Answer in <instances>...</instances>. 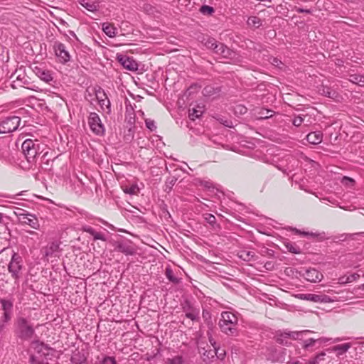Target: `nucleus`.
Listing matches in <instances>:
<instances>
[{"label":"nucleus","instance_id":"nucleus-64","mask_svg":"<svg viewBox=\"0 0 364 364\" xmlns=\"http://www.w3.org/2000/svg\"><path fill=\"white\" fill-rule=\"evenodd\" d=\"M3 220V215L0 213V223H2Z\"/></svg>","mask_w":364,"mask_h":364},{"label":"nucleus","instance_id":"nucleus-8","mask_svg":"<svg viewBox=\"0 0 364 364\" xmlns=\"http://www.w3.org/2000/svg\"><path fill=\"white\" fill-rule=\"evenodd\" d=\"M182 309L186 318L193 321H197L199 320L200 309L191 305L189 301H186L183 304Z\"/></svg>","mask_w":364,"mask_h":364},{"label":"nucleus","instance_id":"nucleus-23","mask_svg":"<svg viewBox=\"0 0 364 364\" xmlns=\"http://www.w3.org/2000/svg\"><path fill=\"white\" fill-rule=\"evenodd\" d=\"M203 218L206 223L211 225L214 230L220 229V225L217 223L216 218L213 215L210 213H205L203 215Z\"/></svg>","mask_w":364,"mask_h":364},{"label":"nucleus","instance_id":"nucleus-38","mask_svg":"<svg viewBox=\"0 0 364 364\" xmlns=\"http://www.w3.org/2000/svg\"><path fill=\"white\" fill-rule=\"evenodd\" d=\"M202 316L208 325L211 323V314L208 310H203Z\"/></svg>","mask_w":364,"mask_h":364},{"label":"nucleus","instance_id":"nucleus-4","mask_svg":"<svg viewBox=\"0 0 364 364\" xmlns=\"http://www.w3.org/2000/svg\"><path fill=\"white\" fill-rule=\"evenodd\" d=\"M21 118L17 116L7 117L0 124V133L6 134L16 131L20 125Z\"/></svg>","mask_w":364,"mask_h":364},{"label":"nucleus","instance_id":"nucleus-28","mask_svg":"<svg viewBox=\"0 0 364 364\" xmlns=\"http://www.w3.org/2000/svg\"><path fill=\"white\" fill-rule=\"evenodd\" d=\"M356 182L355 181L348 176H343V187L349 189H355Z\"/></svg>","mask_w":364,"mask_h":364},{"label":"nucleus","instance_id":"nucleus-53","mask_svg":"<svg viewBox=\"0 0 364 364\" xmlns=\"http://www.w3.org/2000/svg\"><path fill=\"white\" fill-rule=\"evenodd\" d=\"M294 231H295V232L298 233V234H301V235H311V236H314L315 235L312 232H301L300 230H297L296 228H294L293 229Z\"/></svg>","mask_w":364,"mask_h":364},{"label":"nucleus","instance_id":"nucleus-47","mask_svg":"<svg viewBox=\"0 0 364 364\" xmlns=\"http://www.w3.org/2000/svg\"><path fill=\"white\" fill-rule=\"evenodd\" d=\"M12 313H6L4 312V314L1 317L2 323L5 324L11 320Z\"/></svg>","mask_w":364,"mask_h":364},{"label":"nucleus","instance_id":"nucleus-31","mask_svg":"<svg viewBox=\"0 0 364 364\" xmlns=\"http://www.w3.org/2000/svg\"><path fill=\"white\" fill-rule=\"evenodd\" d=\"M165 274L168 279L172 283L178 284L180 282V279L174 275L173 272L170 267L166 269Z\"/></svg>","mask_w":364,"mask_h":364},{"label":"nucleus","instance_id":"nucleus-48","mask_svg":"<svg viewBox=\"0 0 364 364\" xmlns=\"http://www.w3.org/2000/svg\"><path fill=\"white\" fill-rule=\"evenodd\" d=\"M304 120V118L301 116L296 117L293 120V124L296 127H299L302 124Z\"/></svg>","mask_w":364,"mask_h":364},{"label":"nucleus","instance_id":"nucleus-35","mask_svg":"<svg viewBox=\"0 0 364 364\" xmlns=\"http://www.w3.org/2000/svg\"><path fill=\"white\" fill-rule=\"evenodd\" d=\"M287 250L291 253L299 254L301 252L299 247L295 246L292 243L287 242L285 244Z\"/></svg>","mask_w":364,"mask_h":364},{"label":"nucleus","instance_id":"nucleus-32","mask_svg":"<svg viewBox=\"0 0 364 364\" xmlns=\"http://www.w3.org/2000/svg\"><path fill=\"white\" fill-rule=\"evenodd\" d=\"M220 43H218L214 38H209L206 40V41L205 43V46L208 48H210V49L213 50V51L215 52L218 48V45H220Z\"/></svg>","mask_w":364,"mask_h":364},{"label":"nucleus","instance_id":"nucleus-46","mask_svg":"<svg viewBox=\"0 0 364 364\" xmlns=\"http://www.w3.org/2000/svg\"><path fill=\"white\" fill-rule=\"evenodd\" d=\"M92 235L93 236L94 240H102V241L106 240L105 235L100 232H97L95 231Z\"/></svg>","mask_w":364,"mask_h":364},{"label":"nucleus","instance_id":"nucleus-37","mask_svg":"<svg viewBox=\"0 0 364 364\" xmlns=\"http://www.w3.org/2000/svg\"><path fill=\"white\" fill-rule=\"evenodd\" d=\"M234 110H235V114L242 115L247 112V109L242 105H237L235 107Z\"/></svg>","mask_w":364,"mask_h":364},{"label":"nucleus","instance_id":"nucleus-50","mask_svg":"<svg viewBox=\"0 0 364 364\" xmlns=\"http://www.w3.org/2000/svg\"><path fill=\"white\" fill-rule=\"evenodd\" d=\"M220 122L227 127H232V122L228 119H220Z\"/></svg>","mask_w":364,"mask_h":364},{"label":"nucleus","instance_id":"nucleus-25","mask_svg":"<svg viewBox=\"0 0 364 364\" xmlns=\"http://www.w3.org/2000/svg\"><path fill=\"white\" fill-rule=\"evenodd\" d=\"M31 346L33 348L37 351L38 353H43V355H46L48 353H45L44 350L48 351L49 348L44 345V343L39 342L38 341H35L31 343Z\"/></svg>","mask_w":364,"mask_h":364},{"label":"nucleus","instance_id":"nucleus-43","mask_svg":"<svg viewBox=\"0 0 364 364\" xmlns=\"http://www.w3.org/2000/svg\"><path fill=\"white\" fill-rule=\"evenodd\" d=\"M18 81H22V79L20 77V76H18L17 77V81H14L12 85H11V87L14 88V89H16L18 86L19 87H24L23 85H26L27 82H28V80H25L24 81L22 82L23 85H21L18 82Z\"/></svg>","mask_w":364,"mask_h":364},{"label":"nucleus","instance_id":"nucleus-27","mask_svg":"<svg viewBox=\"0 0 364 364\" xmlns=\"http://www.w3.org/2000/svg\"><path fill=\"white\" fill-rule=\"evenodd\" d=\"M96 364H117L116 360L112 356H103L97 358Z\"/></svg>","mask_w":364,"mask_h":364},{"label":"nucleus","instance_id":"nucleus-1","mask_svg":"<svg viewBox=\"0 0 364 364\" xmlns=\"http://www.w3.org/2000/svg\"><path fill=\"white\" fill-rule=\"evenodd\" d=\"M21 149L29 163L36 161V159L38 158H41V161H43V159L48 155V151H46L41 156L45 149L43 144H41L38 140H33L31 139L25 140L21 145Z\"/></svg>","mask_w":364,"mask_h":364},{"label":"nucleus","instance_id":"nucleus-2","mask_svg":"<svg viewBox=\"0 0 364 364\" xmlns=\"http://www.w3.org/2000/svg\"><path fill=\"white\" fill-rule=\"evenodd\" d=\"M220 331L229 336L238 335V318L230 311H223L218 322Z\"/></svg>","mask_w":364,"mask_h":364},{"label":"nucleus","instance_id":"nucleus-56","mask_svg":"<svg viewBox=\"0 0 364 364\" xmlns=\"http://www.w3.org/2000/svg\"><path fill=\"white\" fill-rule=\"evenodd\" d=\"M210 90H211V87H205V88L203 89V95H210V92H211Z\"/></svg>","mask_w":364,"mask_h":364},{"label":"nucleus","instance_id":"nucleus-49","mask_svg":"<svg viewBox=\"0 0 364 364\" xmlns=\"http://www.w3.org/2000/svg\"><path fill=\"white\" fill-rule=\"evenodd\" d=\"M327 351L329 353L338 351L337 355H340L341 353V347L340 346H333L327 349Z\"/></svg>","mask_w":364,"mask_h":364},{"label":"nucleus","instance_id":"nucleus-13","mask_svg":"<svg viewBox=\"0 0 364 364\" xmlns=\"http://www.w3.org/2000/svg\"><path fill=\"white\" fill-rule=\"evenodd\" d=\"M297 297L302 300L310 301L313 302H327L328 298L326 296L314 294H300Z\"/></svg>","mask_w":364,"mask_h":364},{"label":"nucleus","instance_id":"nucleus-44","mask_svg":"<svg viewBox=\"0 0 364 364\" xmlns=\"http://www.w3.org/2000/svg\"><path fill=\"white\" fill-rule=\"evenodd\" d=\"M146 127L150 129L151 131H154L156 129V127L155 125V122L154 120L151 119H146L145 121Z\"/></svg>","mask_w":364,"mask_h":364},{"label":"nucleus","instance_id":"nucleus-39","mask_svg":"<svg viewBox=\"0 0 364 364\" xmlns=\"http://www.w3.org/2000/svg\"><path fill=\"white\" fill-rule=\"evenodd\" d=\"M139 191V188L136 186L133 185L130 187L126 188L124 191L126 193H129L130 195H134L136 194Z\"/></svg>","mask_w":364,"mask_h":364},{"label":"nucleus","instance_id":"nucleus-61","mask_svg":"<svg viewBox=\"0 0 364 364\" xmlns=\"http://www.w3.org/2000/svg\"><path fill=\"white\" fill-rule=\"evenodd\" d=\"M303 364H317L316 359H313V360H309L308 362L303 363Z\"/></svg>","mask_w":364,"mask_h":364},{"label":"nucleus","instance_id":"nucleus-57","mask_svg":"<svg viewBox=\"0 0 364 364\" xmlns=\"http://www.w3.org/2000/svg\"><path fill=\"white\" fill-rule=\"evenodd\" d=\"M176 181V179L174 178H171L170 181H167V183L169 185V188H171V186H173Z\"/></svg>","mask_w":364,"mask_h":364},{"label":"nucleus","instance_id":"nucleus-19","mask_svg":"<svg viewBox=\"0 0 364 364\" xmlns=\"http://www.w3.org/2000/svg\"><path fill=\"white\" fill-rule=\"evenodd\" d=\"M323 134L321 132H314L309 133L307 136V141L312 144H318L322 141Z\"/></svg>","mask_w":364,"mask_h":364},{"label":"nucleus","instance_id":"nucleus-59","mask_svg":"<svg viewBox=\"0 0 364 364\" xmlns=\"http://www.w3.org/2000/svg\"><path fill=\"white\" fill-rule=\"evenodd\" d=\"M296 11L298 13H310V11L309 9H297Z\"/></svg>","mask_w":364,"mask_h":364},{"label":"nucleus","instance_id":"nucleus-10","mask_svg":"<svg viewBox=\"0 0 364 364\" xmlns=\"http://www.w3.org/2000/svg\"><path fill=\"white\" fill-rule=\"evenodd\" d=\"M93 92L95 93L101 108L105 110L104 107H105L107 112L109 113L111 112L110 102L107 97L105 92L99 87L98 89L95 88L93 90Z\"/></svg>","mask_w":364,"mask_h":364},{"label":"nucleus","instance_id":"nucleus-41","mask_svg":"<svg viewBox=\"0 0 364 364\" xmlns=\"http://www.w3.org/2000/svg\"><path fill=\"white\" fill-rule=\"evenodd\" d=\"M319 339H314V338H309L304 341V348H309V347L312 346L316 342L319 341Z\"/></svg>","mask_w":364,"mask_h":364},{"label":"nucleus","instance_id":"nucleus-6","mask_svg":"<svg viewBox=\"0 0 364 364\" xmlns=\"http://www.w3.org/2000/svg\"><path fill=\"white\" fill-rule=\"evenodd\" d=\"M88 124L91 130L97 135H101L105 132L104 126L99 115L95 112H91L88 117Z\"/></svg>","mask_w":364,"mask_h":364},{"label":"nucleus","instance_id":"nucleus-54","mask_svg":"<svg viewBox=\"0 0 364 364\" xmlns=\"http://www.w3.org/2000/svg\"><path fill=\"white\" fill-rule=\"evenodd\" d=\"M271 359L273 361H278L279 360V353H277V350L275 349V351L274 352Z\"/></svg>","mask_w":364,"mask_h":364},{"label":"nucleus","instance_id":"nucleus-22","mask_svg":"<svg viewBox=\"0 0 364 364\" xmlns=\"http://www.w3.org/2000/svg\"><path fill=\"white\" fill-rule=\"evenodd\" d=\"M274 112L268 109H259V110L255 113L256 117L258 119H266L272 117L274 114Z\"/></svg>","mask_w":364,"mask_h":364},{"label":"nucleus","instance_id":"nucleus-26","mask_svg":"<svg viewBox=\"0 0 364 364\" xmlns=\"http://www.w3.org/2000/svg\"><path fill=\"white\" fill-rule=\"evenodd\" d=\"M0 304H1L2 310L4 312L12 313L13 302L11 300L6 299H1Z\"/></svg>","mask_w":364,"mask_h":364},{"label":"nucleus","instance_id":"nucleus-5","mask_svg":"<svg viewBox=\"0 0 364 364\" xmlns=\"http://www.w3.org/2000/svg\"><path fill=\"white\" fill-rule=\"evenodd\" d=\"M21 212L16 213L17 216L18 217V220L23 225H28L32 228L39 229L40 224L37 218L32 214L25 213L23 210H21Z\"/></svg>","mask_w":364,"mask_h":364},{"label":"nucleus","instance_id":"nucleus-21","mask_svg":"<svg viewBox=\"0 0 364 364\" xmlns=\"http://www.w3.org/2000/svg\"><path fill=\"white\" fill-rule=\"evenodd\" d=\"M36 73L42 80L45 81L46 82H49L53 79L50 71L46 70L36 68Z\"/></svg>","mask_w":364,"mask_h":364},{"label":"nucleus","instance_id":"nucleus-58","mask_svg":"<svg viewBox=\"0 0 364 364\" xmlns=\"http://www.w3.org/2000/svg\"><path fill=\"white\" fill-rule=\"evenodd\" d=\"M349 348H350L349 343L343 344V353L347 351Z\"/></svg>","mask_w":364,"mask_h":364},{"label":"nucleus","instance_id":"nucleus-15","mask_svg":"<svg viewBox=\"0 0 364 364\" xmlns=\"http://www.w3.org/2000/svg\"><path fill=\"white\" fill-rule=\"evenodd\" d=\"M215 53L220 55L225 59H232L235 55L232 50L222 43H220V45H218V48L215 50Z\"/></svg>","mask_w":364,"mask_h":364},{"label":"nucleus","instance_id":"nucleus-14","mask_svg":"<svg viewBox=\"0 0 364 364\" xmlns=\"http://www.w3.org/2000/svg\"><path fill=\"white\" fill-rule=\"evenodd\" d=\"M116 250L126 255H133L135 254V248L129 242H117Z\"/></svg>","mask_w":364,"mask_h":364},{"label":"nucleus","instance_id":"nucleus-45","mask_svg":"<svg viewBox=\"0 0 364 364\" xmlns=\"http://www.w3.org/2000/svg\"><path fill=\"white\" fill-rule=\"evenodd\" d=\"M29 363L30 364H49L44 363L43 361L40 360L37 357H36L33 355H31L29 358Z\"/></svg>","mask_w":364,"mask_h":364},{"label":"nucleus","instance_id":"nucleus-30","mask_svg":"<svg viewBox=\"0 0 364 364\" xmlns=\"http://www.w3.org/2000/svg\"><path fill=\"white\" fill-rule=\"evenodd\" d=\"M349 81L359 85L360 86H364V76L360 75H350L349 77Z\"/></svg>","mask_w":364,"mask_h":364},{"label":"nucleus","instance_id":"nucleus-40","mask_svg":"<svg viewBox=\"0 0 364 364\" xmlns=\"http://www.w3.org/2000/svg\"><path fill=\"white\" fill-rule=\"evenodd\" d=\"M200 11L203 14H211L212 13H213L214 9L211 6L204 5L200 7Z\"/></svg>","mask_w":364,"mask_h":364},{"label":"nucleus","instance_id":"nucleus-33","mask_svg":"<svg viewBox=\"0 0 364 364\" xmlns=\"http://www.w3.org/2000/svg\"><path fill=\"white\" fill-rule=\"evenodd\" d=\"M247 24L250 26H253V27H255V28H259L262 25V23H261V20H260L259 18L256 17V16H252V17L248 18Z\"/></svg>","mask_w":364,"mask_h":364},{"label":"nucleus","instance_id":"nucleus-52","mask_svg":"<svg viewBox=\"0 0 364 364\" xmlns=\"http://www.w3.org/2000/svg\"><path fill=\"white\" fill-rule=\"evenodd\" d=\"M82 230L84 232H88L90 233L91 235L94 233V232L95 231L92 228L90 227V226H83L82 227Z\"/></svg>","mask_w":364,"mask_h":364},{"label":"nucleus","instance_id":"nucleus-42","mask_svg":"<svg viewBox=\"0 0 364 364\" xmlns=\"http://www.w3.org/2000/svg\"><path fill=\"white\" fill-rule=\"evenodd\" d=\"M359 277H360L359 274H355V273L352 274L350 276H348L345 281H343V284L352 282L356 280L357 279H358Z\"/></svg>","mask_w":364,"mask_h":364},{"label":"nucleus","instance_id":"nucleus-9","mask_svg":"<svg viewBox=\"0 0 364 364\" xmlns=\"http://www.w3.org/2000/svg\"><path fill=\"white\" fill-rule=\"evenodd\" d=\"M53 49L56 56L61 63H67L70 60V56L66 50L65 46L60 42H55Z\"/></svg>","mask_w":364,"mask_h":364},{"label":"nucleus","instance_id":"nucleus-29","mask_svg":"<svg viewBox=\"0 0 364 364\" xmlns=\"http://www.w3.org/2000/svg\"><path fill=\"white\" fill-rule=\"evenodd\" d=\"M239 254V257L245 261H251L255 257L253 251L242 250Z\"/></svg>","mask_w":364,"mask_h":364},{"label":"nucleus","instance_id":"nucleus-36","mask_svg":"<svg viewBox=\"0 0 364 364\" xmlns=\"http://www.w3.org/2000/svg\"><path fill=\"white\" fill-rule=\"evenodd\" d=\"M323 92L325 95L330 98H336L338 97V93H336L334 90H331L329 87L323 88Z\"/></svg>","mask_w":364,"mask_h":364},{"label":"nucleus","instance_id":"nucleus-63","mask_svg":"<svg viewBox=\"0 0 364 364\" xmlns=\"http://www.w3.org/2000/svg\"><path fill=\"white\" fill-rule=\"evenodd\" d=\"M287 364H303V363L299 361L292 362V363H288Z\"/></svg>","mask_w":364,"mask_h":364},{"label":"nucleus","instance_id":"nucleus-16","mask_svg":"<svg viewBox=\"0 0 364 364\" xmlns=\"http://www.w3.org/2000/svg\"><path fill=\"white\" fill-rule=\"evenodd\" d=\"M304 277L310 282H317L322 279L323 275L316 269H310L306 270Z\"/></svg>","mask_w":364,"mask_h":364},{"label":"nucleus","instance_id":"nucleus-51","mask_svg":"<svg viewBox=\"0 0 364 364\" xmlns=\"http://www.w3.org/2000/svg\"><path fill=\"white\" fill-rule=\"evenodd\" d=\"M271 60V63L276 67H279L282 64V61L276 58H272Z\"/></svg>","mask_w":364,"mask_h":364},{"label":"nucleus","instance_id":"nucleus-3","mask_svg":"<svg viewBox=\"0 0 364 364\" xmlns=\"http://www.w3.org/2000/svg\"><path fill=\"white\" fill-rule=\"evenodd\" d=\"M15 325V333L18 338L23 341L31 340L35 334V329L32 323L24 317H18Z\"/></svg>","mask_w":364,"mask_h":364},{"label":"nucleus","instance_id":"nucleus-60","mask_svg":"<svg viewBox=\"0 0 364 364\" xmlns=\"http://www.w3.org/2000/svg\"><path fill=\"white\" fill-rule=\"evenodd\" d=\"M352 193H353L351 191H346V193H344L343 194V196H346V197L350 198L351 196Z\"/></svg>","mask_w":364,"mask_h":364},{"label":"nucleus","instance_id":"nucleus-18","mask_svg":"<svg viewBox=\"0 0 364 364\" xmlns=\"http://www.w3.org/2000/svg\"><path fill=\"white\" fill-rule=\"evenodd\" d=\"M80 4L85 9L91 12H96L100 8L99 3L94 0H81Z\"/></svg>","mask_w":364,"mask_h":364},{"label":"nucleus","instance_id":"nucleus-12","mask_svg":"<svg viewBox=\"0 0 364 364\" xmlns=\"http://www.w3.org/2000/svg\"><path fill=\"white\" fill-rule=\"evenodd\" d=\"M60 251V242L55 240L45 247L44 255L48 259L52 257H58Z\"/></svg>","mask_w":364,"mask_h":364},{"label":"nucleus","instance_id":"nucleus-24","mask_svg":"<svg viewBox=\"0 0 364 364\" xmlns=\"http://www.w3.org/2000/svg\"><path fill=\"white\" fill-rule=\"evenodd\" d=\"M298 333L292 332V333H281L277 338V341L282 345H288V339L290 337L294 338V335H297Z\"/></svg>","mask_w":364,"mask_h":364},{"label":"nucleus","instance_id":"nucleus-34","mask_svg":"<svg viewBox=\"0 0 364 364\" xmlns=\"http://www.w3.org/2000/svg\"><path fill=\"white\" fill-rule=\"evenodd\" d=\"M166 364H188L186 363L181 356H176L173 358H168Z\"/></svg>","mask_w":364,"mask_h":364},{"label":"nucleus","instance_id":"nucleus-17","mask_svg":"<svg viewBox=\"0 0 364 364\" xmlns=\"http://www.w3.org/2000/svg\"><path fill=\"white\" fill-rule=\"evenodd\" d=\"M205 107L203 105H197L193 107H190L188 109V116L191 120H195L197 118H199L204 112Z\"/></svg>","mask_w":364,"mask_h":364},{"label":"nucleus","instance_id":"nucleus-11","mask_svg":"<svg viewBox=\"0 0 364 364\" xmlns=\"http://www.w3.org/2000/svg\"><path fill=\"white\" fill-rule=\"evenodd\" d=\"M118 62L127 70L129 71H136L138 70V64L132 58L124 55H118L117 57Z\"/></svg>","mask_w":364,"mask_h":364},{"label":"nucleus","instance_id":"nucleus-62","mask_svg":"<svg viewBox=\"0 0 364 364\" xmlns=\"http://www.w3.org/2000/svg\"><path fill=\"white\" fill-rule=\"evenodd\" d=\"M5 325L0 322V332L4 328Z\"/></svg>","mask_w":364,"mask_h":364},{"label":"nucleus","instance_id":"nucleus-20","mask_svg":"<svg viewBox=\"0 0 364 364\" xmlns=\"http://www.w3.org/2000/svg\"><path fill=\"white\" fill-rule=\"evenodd\" d=\"M102 30L109 38H114L117 35V28L111 23H103L102 24Z\"/></svg>","mask_w":364,"mask_h":364},{"label":"nucleus","instance_id":"nucleus-7","mask_svg":"<svg viewBox=\"0 0 364 364\" xmlns=\"http://www.w3.org/2000/svg\"><path fill=\"white\" fill-rule=\"evenodd\" d=\"M21 262V257L14 253L8 267L9 272L15 279H18L20 277L19 273L22 268Z\"/></svg>","mask_w":364,"mask_h":364},{"label":"nucleus","instance_id":"nucleus-55","mask_svg":"<svg viewBox=\"0 0 364 364\" xmlns=\"http://www.w3.org/2000/svg\"><path fill=\"white\" fill-rule=\"evenodd\" d=\"M325 355H326L325 353H321L318 354V355H316L314 359H316V363H318V360L323 359V356Z\"/></svg>","mask_w":364,"mask_h":364}]
</instances>
